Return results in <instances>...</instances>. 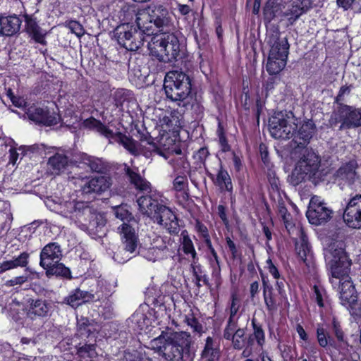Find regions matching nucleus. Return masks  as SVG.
<instances>
[{"mask_svg": "<svg viewBox=\"0 0 361 361\" xmlns=\"http://www.w3.org/2000/svg\"><path fill=\"white\" fill-rule=\"evenodd\" d=\"M111 185L110 179L106 176H97L85 180L81 186L82 194L101 193L106 191Z\"/></svg>", "mask_w": 361, "mask_h": 361, "instance_id": "21", "label": "nucleus"}, {"mask_svg": "<svg viewBox=\"0 0 361 361\" xmlns=\"http://www.w3.org/2000/svg\"><path fill=\"white\" fill-rule=\"evenodd\" d=\"M94 295L87 291L81 290L76 288L70 293V294L64 298V303L71 306L72 307H77L81 304L89 302L94 299Z\"/></svg>", "mask_w": 361, "mask_h": 361, "instance_id": "30", "label": "nucleus"}, {"mask_svg": "<svg viewBox=\"0 0 361 361\" xmlns=\"http://www.w3.org/2000/svg\"><path fill=\"white\" fill-rule=\"evenodd\" d=\"M315 133V125L312 120H309L304 123L298 131H295L293 136V142L295 143V147H305L309 144Z\"/></svg>", "mask_w": 361, "mask_h": 361, "instance_id": "19", "label": "nucleus"}, {"mask_svg": "<svg viewBox=\"0 0 361 361\" xmlns=\"http://www.w3.org/2000/svg\"><path fill=\"white\" fill-rule=\"evenodd\" d=\"M83 124L85 127L99 133L105 137L109 140L114 139L118 142L131 154L136 155L139 153L138 143L136 141L123 135L121 133L115 134L100 121L91 117L85 120Z\"/></svg>", "mask_w": 361, "mask_h": 361, "instance_id": "10", "label": "nucleus"}, {"mask_svg": "<svg viewBox=\"0 0 361 361\" xmlns=\"http://www.w3.org/2000/svg\"><path fill=\"white\" fill-rule=\"evenodd\" d=\"M219 140L221 150L224 152L230 151L231 147L228 144L227 140L221 131L219 132Z\"/></svg>", "mask_w": 361, "mask_h": 361, "instance_id": "60", "label": "nucleus"}, {"mask_svg": "<svg viewBox=\"0 0 361 361\" xmlns=\"http://www.w3.org/2000/svg\"><path fill=\"white\" fill-rule=\"evenodd\" d=\"M44 270L46 271V275L48 277L56 276L66 279H71V270L63 264L60 263V262L54 263L53 265L51 264L50 265V267L45 268Z\"/></svg>", "mask_w": 361, "mask_h": 361, "instance_id": "37", "label": "nucleus"}, {"mask_svg": "<svg viewBox=\"0 0 361 361\" xmlns=\"http://www.w3.org/2000/svg\"><path fill=\"white\" fill-rule=\"evenodd\" d=\"M331 331L338 341L345 343L344 331H343L341 323L336 318H333L332 319Z\"/></svg>", "mask_w": 361, "mask_h": 361, "instance_id": "48", "label": "nucleus"}, {"mask_svg": "<svg viewBox=\"0 0 361 361\" xmlns=\"http://www.w3.org/2000/svg\"><path fill=\"white\" fill-rule=\"evenodd\" d=\"M239 310L238 300L237 296L234 294L231 296V303L229 308V317L233 319H238L236 314Z\"/></svg>", "mask_w": 361, "mask_h": 361, "instance_id": "57", "label": "nucleus"}, {"mask_svg": "<svg viewBox=\"0 0 361 361\" xmlns=\"http://www.w3.org/2000/svg\"><path fill=\"white\" fill-rule=\"evenodd\" d=\"M37 146L36 145H32V146H20L17 152V149L16 147H11L9 149V159L10 162L13 164H15L16 161L18 160V158L20 155L22 157L25 156L27 154V151H30L32 152H34L35 150L37 149Z\"/></svg>", "mask_w": 361, "mask_h": 361, "instance_id": "41", "label": "nucleus"}, {"mask_svg": "<svg viewBox=\"0 0 361 361\" xmlns=\"http://www.w3.org/2000/svg\"><path fill=\"white\" fill-rule=\"evenodd\" d=\"M22 20L16 15L0 16V33L5 36H12L20 29Z\"/></svg>", "mask_w": 361, "mask_h": 361, "instance_id": "24", "label": "nucleus"}, {"mask_svg": "<svg viewBox=\"0 0 361 361\" xmlns=\"http://www.w3.org/2000/svg\"><path fill=\"white\" fill-rule=\"evenodd\" d=\"M156 241L159 245L141 251V255L149 261L155 262L163 258L165 251L168 250L164 238H157Z\"/></svg>", "mask_w": 361, "mask_h": 361, "instance_id": "29", "label": "nucleus"}, {"mask_svg": "<svg viewBox=\"0 0 361 361\" xmlns=\"http://www.w3.org/2000/svg\"><path fill=\"white\" fill-rule=\"evenodd\" d=\"M29 255L27 252L21 253L12 260L4 261L0 264V274L18 267H25L27 264Z\"/></svg>", "mask_w": 361, "mask_h": 361, "instance_id": "36", "label": "nucleus"}, {"mask_svg": "<svg viewBox=\"0 0 361 361\" xmlns=\"http://www.w3.org/2000/svg\"><path fill=\"white\" fill-rule=\"evenodd\" d=\"M276 280V286L278 290L279 294L281 299H286V294L284 289L285 280L283 278L275 279Z\"/></svg>", "mask_w": 361, "mask_h": 361, "instance_id": "59", "label": "nucleus"}, {"mask_svg": "<svg viewBox=\"0 0 361 361\" xmlns=\"http://www.w3.org/2000/svg\"><path fill=\"white\" fill-rule=\"evenodd\" d=\"M187 183V178L185 176H178L173 180V188L176 191H182Z\"/></svg>", "mask_w": 361, "mask_h": 361, "instance_id": "58", "label": "nucleus"}, {"mask_svg": "<svg viewBox=\"0 0 361 361\" xmlns=\"http://www.w3.org/2000/svg\"><path fill=\"white\" fill-rule=\"evenodd\" d=\"M128 75L131 80H143L145 78V74H143L140 68V66H135L133 63H129Z\"/></svg>", "mask_w": 361, "mask_h": 361, "instance_id": "50", "label": "nucleus"}, {"mask_svg": "<svg viewBox=\"0 0 361 361\" xmlns=\"http://www.w3.org/2000/svg\"><path fill=\"white\" fill-rule=\"evenodd\" d=\"M202 357L206 360L217 361L219 357V347L216 340L207 337Z\"/></svg>", "mask_w": 361, "mask_h": 361, "instance_id": "32", "label": "nucleus"}, {"mask_svg": "<svg viewBox=\"0 0 361 361\" xmlns=\"http://www.w3.org/2000/svg\"><path fill=\"white\" fill-rule=\"evenodd\" d=\"M114 214L123 222L117 228L123 249L115 252L114 259L118 263H124L131 258L130 255L134 253L139 245L138 235L134 228L137 223L132 214L123 207H117Z\"/></svg>", "mask_w": 361, "mask_h": 361, "instance_id": "3", "label": "nucleus"}, {"mask_svg": "<svg viewBox=\"0 0 361 361\" xmlns=\"http://www.w3.org/2000/svg\"><path fill=\"white\" fill-rule=\"evenodd\" d=\"M152 221L163 226L171 234H177L179 232V224L176 214L166 206L160 207L159 212Z\"/></svg>", "mask_w": 361, "mask_h": 361, "instance_id": "16", "label": "nucleus"}, {"mask_svg": "<svg viewBox=\"0 0 361 361\" xmlns=\"http://www.w3.org/2000/svg\"><path fill=\"white\" fill-rule=\"evenodd\" d=\"M175 171H178L180 167L185 171L188 167V164L183 158H178L176 160H173L171 163Z\"/></svg>", "mask_w": 361, "mask_h": 361, "instance_id": "62", "label": "nucleus"}, {"mask_svg": "<svg viewBox=\"0 0 361 361\" xmlns=\"http://www.w3.org/2000/svg\"><path fill=\"white\" fill-rule=\"evenodd\" d=\"M238 329V319L228 318L227 324L224 331V338L230 341L231 336L235 334Z\"/></svg>", "mask_w": 361, "mask_h": 361, "instance_id": "46", "label": "nucleus"}, {"mask_svg": "<svg viewBox=\"0 0 361 361\" xmlns=\"http://www.w3.org/2000/svg\"><path fill=\"white\" fill-rule=\"evenodd\" d=\"M252 323L254 329L253 336L256 339L258 345L262 346L264 344L265 339L264 331L260 326H257L255 324L254 320H252Z\"/></svg>", "mask_w": 361, "mask_h": 361, "instance_id": "53", "label": "nucleus"}, {"mask_svg": "<svg viewBox=\"0 0 361 361\" xmlns=\"http://www.w3.org/2000/svg\"><path fill=\"white\" fill-rule=\"evenodd\" d=\"M137 25L145 28L147 32H152V24L161 31L167 32L171 25V18L167 9L163 6L155 7L153 10H142L136 15Z\"/></svg>", "mask_w": 361, "mask_h": 361, "instance_id": "8", "label": "nucleus"}, {"mask_svg": "<svg viewBox=\"0 0 361 361\" xmlns=\"http://www.w3.org/2000/svg\"><path fill=\"white\" fill-rule=\"evenodd\" d=\"M190 269L194 277L192 281L198 288H200L202 286V279L204 275L202 267L198 263V262H191Z\"/></svg>", "mask_w": 361, "mask_h": 361, "instance_id": "44", "label": "nucleus"}, {"mask_svg": "<svg viewBox=\"0 0 361 361\" xmlns=\"http://www.w3.org/2000/svg\"><path fill=\"white\" fill-rule=\"evenodd\" d=\"M324 257L331 271L329 281L339 293L343 305L354 303L357 300L355 286L349 276L351 261L344 250L342 241H335L324 250Z\"/></svg>", "mask_w": 361, "mask_h": 361, "instance_id": "1", "label": "nucleus"}, {"mask_svg": "<svg viewBox=\"0 0 361 361\" xmlns=\"http://www.w3.org/2000/svg\"><path fill=\"white\" fill-rule=\"evenodd\" d=\"M93 326L90 324L88 319H81L78 322L77 334L81 337L88 338L92 333Z\"/></svg>", "mask_w": 361, "mask_h": 361, "instance_id": "43", "label": "nucleus"}, {"mask_svg": "<svg viewBox=\"0 0 361 361\" xmlns=\"http://www.w3.org/2000/svg\"><path fill=\"white\" fill-rule=\"evenodd\" d=\"M70 159L67 154L59 151L49 158L47 164L52 173L60 174L63 173L69 166Z\"/></svg>", "mask_w": 361, "mask_h": 361, "instance_id": "25", "label": "nucleus"}, {"mask_svg": "<svg viewBox=\"0 0 361 361\" xmlns=\"http://www.w3.org/2000/svg\"><path fill=\"white\" fill-rule=\"evenodd\" d=\"M67 27L71 32L74 33L77 37H80L84 35L85 30L82 25L75 20H71L68 23Z\"/></svg>", "mask_w": 361, "mask_h": 361, "instance_id": "52", "label": "nucleus"}, {"mask_svg": "<svg viewBox=\"0 0 361 361\" xmlns=\"http://www.w3.org/2000/svg\"><path fill=\"white\" fill-rule=\"evenodd\" d=\"M149 346L166 361H192L195 356L190 335L185 331H162Z\"/></svg>", "mask_w": 361, "mask_h": 361, "instance_id": "2", "label": "nucleus"}, {"mask_svg": "<svg viewBox=\"0 0 361 361\" xmlns=\"http://www.w3.org/2000/svg\"><path fill=\"white\" fill-rule=\"evenodd\" d=\"M331 214L332 210L320 197L313 196L310 199L306 216L311 224L319 226L325 224L331 218Z\"/></svg>", "mask_w": 361, "mask_h": 361, "instance_id": "11", "label": "nucleus"}, {"mask_svg": "<svg viewBox=\"0 0 361 361\" xmlns=\"http://www.w3.org/2000/svg\"><path fill=\"white\" fill-rule=\"evenodd\" d=\"M338 123H341L340 130L361 127V107L340 104L329 119L331 126H336Z\"/></svg>", "mask_w": 361, "mask_h": 361, "instance_id": "9", "label": "nucleus"}, {"mask_svg": "<svg viewBox=\"0 0 361 361\" xmlns=\"http://www.w3.org/2000/svg\"><path fill=\"white\" fill-rule=\"evenodd\" d=\"M164 89L167 99L180 106L191 92V80L185 73L174 70L166 74Z\"/></svg>", "mask_w": 361, "mask_h": 361, "instance_id": "5", "label": "nucleus"}, {"mask_svg": "<svg viewBox=\"0 0 361 361\" xmlns=\"http://www.w3.org/2000/svg\"><path fill=\"white\" fill-rule=\"evenodd\" d=\"M62 257L63 253L61 245L56 242L49 243L40 252L39 265L44 269L47 267H50V265H53L54 263L60 262Z\"/></svg>", "mask_w": 361, "mask_h": 361, "instance_id": "17", "label": "nucleus"}, {"mask_svg": "<svg viewBox=\"0 0 361 361\" xmlns=\"http://www.w3.org/2000/svg\"><path fill=\"white\" fill-rule=\"evenodd\" d=\"M180 243L182 246V250L184 254L190 256L191 262H195L199 261L197 253L195 249L194 244L188 235V233L186 230H184L181 232L180 234Z\"/></svg>", "mask_w": 361, "mask_h": 361, "instance_id": "33", "label": "nucleus"}, {"mask_svg": "<svg viewBox=\"0 0 361 361\" xmlns=\"http://www.w3.org/2000/svg\"><path fill=\"white\" fill-rule=\"evenodd\" d=\"M196 228L197 232L200 233L202 238H204V236L209 235L208 229L204 224L197 222L196 224Z\"/></svg>", "mask_w": 361, "mask_h": 361, "instance_id": "64", "label": "nucleus"}, {"mask_svg": "<svg viewBox=\"0 0 361 361\" xmlns=\"http://www.w3.org/2000/svg\"><path fill=\"white\" fill-rule=\"evenodd\" d=\"M50 305L46 300L41 299L32 300L27 309V315L31 319L44 317L48 315Z\"/></svg>", "mask_w": 361, "mask_h": 361, "instance_id": "28", "label": "nucleus"}, {"mask_svg": "<svg viewBox=\"0 0 361 361\" xmlns=\"http://www.w3.org/2000/svg\"><path fill=\"white\" fill-rule=\"evenodd\" d=\"M266 308L271 313L276 312L280 305V301L276 298L274 293L269 294L263 297Z\"/></svg>", "mask_w": 361, "mask_h": 361, "instance_id": "47", "label": "nucleus"}, {"mask_svg": "<svg viewBox=\"0 0 361 361\" xmlns=\"http://www.w3.org/2000/svg\"><path fill=\"white\" fill-rule=\"evenodd\" d=\"M295 250L298 256L304 261L309 260L312 257L310 246L308 243L307 237L302 229L299 231V239L295 242Z\"/></svg>", "mask_w": 361, "mask_h": 361, "instance_id": "31", "label": "nucleus"}, {"mask_svg": "<svg viewBox=\"0 0 361 361\" xmlns=\"http://www.w3.org/2000/svg\"><path fill=\"white\" fill-rule=\"evenodd\" d=\"M28 118L45 126H52L58 123L59 117L54 113H50L47 108L32 105L26 109Z\"/></svg>", "mask_w": 361, "mask_h": 361, "instance_id": "18", "label": "nucleus"}, {"mask_svg": "<svg viewBox=\"0 0 361 361\" xmlns=\"http://www.w3.org/2000/svg\"><path fill=\"white\" fill-rule=\"evenodd\" d=\"M317 338L319 345L322 348L326 347L332 341L327 331L320 324L317 328Z\"/></svg>", "mask_w": 361, "mask_h": 361, "instance_id": "45", "label": "nucleus"}, {"mask_svg": "<svg viewBox=\"0 0 361 361\" xmlns=\"http://www.w3.org/2000/svg\"><path fill=\"white\" fill-rule=\"evenodd\" d=\"M328 173L329 170L322 164L320 157L313 150L305 149L292 171L289 181L295 186L306 179L323 180Z\"/></svg>", "mask_w": 361, "mask_h": 361, "instance_id": "4", "label": "nucleus"}, {"mask_svg": "<svg viewBox=\"0 0 361 361\" xmlns=\"http://www.w3.org/2000/svg\"><path fill=\"white\" fill-rule=\"evenodd\" d=\"M57 213L76 221L82 216L92 214V208L87 202L65 201L56 207Z\"/></svg>", "mask_w": 361, "mask_h": 361, "instance_id": "13", "label": "nucleus"}, {"mask_svg": "<svg viewBox=\"0 0 361 361\" xmlns=\"http://www.w3.org/2000/svg\"><path fill=\"white\" fill-rule=\"evenodd\" d=\"M124 170L130 183L133 184L137 190L142 192L150 191L151 185L149 182L138 173L137 168L135 169L136 171H135L128 165L125 164Z\"/></svg>", "mask_w": 361, "mask_h": 361, "instance_id": "27", "label": "nucleus"}, {"mask_svg": "<svg viewBox=\"0 0 361 361\" xmlns=\"http://www.w3.org/2000/svg\"><path fill=\"white\" fill-rule=\"evenodd\" d=\"M267 268L269 272L270 273V274L274 279H278V278L281 277L278 269L273 264V262H272L271 259H268L267 260Z\"/></svg>", "mask_w": 361, "mask_h": 361, "instance_id": "61", "label": "nucleus"}, {"mask_svg": "<svg viewBox=\"0 0 361 361\" xmlns=\"http://www.w3.org/2000/svg\"><path fill=\"white\" fill-rule=\"evenodd\" d=\"M343 220L349 227L361 228V195L352 197L343 213Z\"/></svg>", "mask_w": 361, "mask_h": 361, "instance_id": "15", "label": "nucleus"}, {"mask_svg": "<svg viewBox=\"0 0 361 361\" xmlns=\"http://www.w3.org/2000/svg\"><path fill=\"white\" fill-rule=\"evenodd\" d=\"M138 29L129 24H124L117 27L115 35L118 44L129 51H137L147 37H149L152 32H147L145 28L137 25Z\"/></svg>", "mask_w": 361, "mask_h": 361, "instance_id": "7", "label": "nucleus"}, {"mask_svg": "<svg viewBox=\"0 0 361 361\" xmlns=\"http://www.w3.org/2000/svg\"><path fill=\"white\" fill-rule=\"evenodd\" d=\"M245 331L244 329L239 328L235 334L231 336L232 345L235 350H242L246 345H249L253 341L252 336L248 339L245 337Z\"/></svg>", "mask_w": 361, "mask_h": 361, "instance_id": "38", "label": "nucleus"}, {"mask_svg": "<svg viewBox=\"0 0 361 361\" xmlns=\"http://www.w3.org/2000/svg\"><path fill=\"white\" fill-rule=\"evenodd\" d=\"M137 202L140 212L151 220L159 212L160 207L164 206L159 204L158 200L151 195L142 196L137 199Z\"/></svg>", "mask_w": 361, "mask_h": 361, "instance_id": "22", "label": "nucleus"}, {"mask_svg": "<svg viewBox=\"0 0 361 361\" xmlns=\"http://www.w3.org/2000/svg\"><path fill=\"white\" fill-rule=\"evenodd\" d=\"M77 355L81 360L87 358H94L97 356L96 345L94 344H85L77 348Z\"/></svg>", "mask_w": 361, "mask_h": 361, "instance_id": "42", "label": "nucleus"}, {"mask_svg": "<svg viewBox=\"0 0 361 361\" xmlns=\"http://www.w3.org/2000/svg\"><path fill=\"white\" fill-rule=\"evenodd\" d=\"M312 7L311 0H291L283 16L293 23Z\"/></svg>", "mask_w": 361, "mask_h": 361, "instance_id": "20", "label": "nucleus"}, {"mask_svg": "<svg viewBox=\"0 0 361 361\" xmlns=\"http://www.w3.org/2000/svg\"><path fill=\"white\" fill-rule=\"evenodd\" d=\"M82 159V163L87 166L92 171L102 173L106 169V165L101 159L85 154Z\"/></svg>", "mask_w": 361, "mask_h": 361, "instance_id": "39", "label": "nucleus"}, {"mask_svg": "<svg viewBox=\"0 0 361 361\" xmlns=\"http://www.w3.org/2000/svg\"><path fill=\"white\" fill-rule=\"evenodd\" d=\"M325 294L324 290L318 286H313L312 298L315 300L319 307H323V296Z\"/></svg>", "mask_w": 361, "mask_h": 361, "instance_id": "55", "label": "nucleus"}, {"mask_svg": "<svg viewBox=\"0 0 361 361\" xmlns=\"http://www.w3.org/2000/svg\"><path fill=\"white\" fill-rule=\"evenodd\" d=\"M29 35L35 42L39 43L43 45H47V41L45 40L47 32L40 27L37 28L36 30H35L33 32L30 33Z\"/></svg>", "mask_w": 361, "mask_h": 361, "instance_id": "51", "label": "nucleus"}, {"mask_svg": "<svg viewBox=\"0 0 361 361\" xmlns=\"http://www.w3.org/2000/svg\"><path fill=\"white\" fill-rule=\"evenodd\" d=\"M215 183L218 185L221 189H225L229 192L233 190V185L231 177L227 171L223 169L221 165L218 171Z\"/></svg>", "mask_w": 361, "mask_h": 361, "instance_id": "40", "label": "nucleus"}, {"mask_svg": "<svg viewBox=\"0 0 361 361\" xmlns=\"http://www.w3.org/2000/svg\"><path fill=\"white\" fill-rule=\"evenodd\" d=\"M268 43L271 48L266 66L267 72L276 75L286 65L289 44L286 38H279L277 35L269 37Z\"/></svg>", "mask_w": 361, "mask_h": 361, "instance_id": "6", "label": "nucleus"}, {"mask_svg": "<svg viewBox=\"0 0 361 361\" xmlns=\"http://www.w3.org/2000/svg\"><path fill=\"white\" fill-rule=\"evenodd\" d=\"M284 8V0H268L264 8V18L271 21Z\"/></svg>", "mask_w": 361, "mask_h": 361, "instance_id": "35", "label": "nucleus"}, {"mask_svg": "<svg viewBox=\"0 0 361 361\" xmlns=\"http://www.w3.org/2000/svg\"><path fill=\"white\" fill-rule=\"evenodd\" d=\"M357 166L355 160H350L343 164L334 173V182L340 185L341 188L345 185H353L359 176L356 171Z\"/></svg>", "mask_w": 361, "mask_h": 361, "instance_id": "14", "label": "nucleus"}, {"mask_svg": "<svg viewBox=\"0 0 361 361\" xmlns=\"http://www.w3.org/2000/svg\"><path fill=\"white\" fill-rule=\"evenodd\" d=\"M181 114L176 110L171 111L165 114L160 118L159 122L161 126L164 128L166 127L169 130H174L175 128L179 127L181 125Z\"/></svg>", "mask_w": 361, "mask_h": 361, "instance_id": "34", "label": "nucleus"}, {"mask_svg": "<svg viewBox=\"0 0 361 361\" xmlns=\"http://www.w3.org/2000/svg\"><path fill=\"white\" fill-rule=\"evenodd\" d=\"M185 322L191 329L197 333H200L202 331V326L198 320L193 315H188L185 317Z\"/></svg>", "mask_w": 361, "mask_h": 361, "instance_id": "54", "label": "nucleus"}, {"mask_svg": "<svg viewBox=\"0 0 361 361\" xmlns=\"http://www.w3.org/2000/svg\"><path fill=\"white\" fill-rule=\"evenodd\" d=\"M90 224L92 226L97 225V227H102L105 225L106 221L103 219L102 215L97 214L94 219L90 221Z\"/></svg>", "mask_w": 361, "mask_h": 361, "instance_id": "63", "label": "nucleus"}, {"mask_svg": "<svg viewBox=\"0 0 361 361\" xmlns=\"http://www.w3.org/2000/svg\"><path fill=\"white\" fill-rule=\"evenodd\" d=\"M24 17L25 21V29L28 35L39 27L35 18L28 15H25Z\"/></svg>", "mask_w": 361, "mask_h": 361, "instance_id": "56", "label": "nucleus"}, {"mask_svg": "<svg viewBox=\"0 0 361 361\" xmlns=\"http://www.w3.org/2000/svg\"><path fill=\"white\" fill-rule=\"evenodd\" d=\"M149 37H147V48L149 54L161 61L164 46L165 44L166 32L154 35Z\"/></svg>", "mask_w": 361, "mask_h": 361, "instance_id": "26", "label": "nucleus"}, {"mask_svg": "<svg viewBox=\"0 0 361 361\" xmlns=\"http://www.w3.org/2000/svg\"><path fill=\"white\" fill-rule=\"evenodd\" d=\"M280 350L284 361H296V352L291 346L283 345L280 347Z\"/></svg>", "mask_w": 361, "mask_h": 361, "instance_id": "49", "label": "nucleus"}, {"mask_svg": "<svg viewBox=\"0 0 361 361\" xmlns=\"http://www.w3.org/2000/svg\"><path fill=\"white\" fill-rule=\"evenodd\" d=\"M297 128L294 122L283 116H272L269 121V132L275 139L287 140L293 137Z\"/></svg>", "mask_w": 361, "mask_h": 361, "instance_id": "12", "label": "nucleus"}, {"mask_svg": "<svg viewBox=\"0 0 361 361\" xmlns=\"http://www.w3.org/2000/svg\"><path fill=\"white\" fill-rule=\"evenodd\" d=\"M180 51L178 38L173 34L166 33L161 61L169 62L177 57Z\"/></svg>", "mask_w": 361, "mask_h": 361, "instance_id": "23", "label": "nucleus"}]
</instances>
